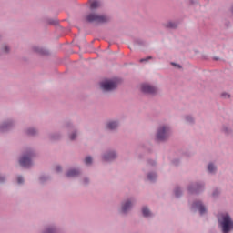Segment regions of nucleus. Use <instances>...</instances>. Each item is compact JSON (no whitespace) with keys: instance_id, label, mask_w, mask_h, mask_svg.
Returning <instances> with one entry per match:
<instances>
[{"instance_id":"1a4fd4ad","label":"nucleus","mask_w":233,"mask_h":233,"mask_svg":"<svg viewBox=\"0 0 233 233\" xmlns=\"http://www.w3.org/2000/svg\"><path fill=\"white\" fill-rule=\"evenodd\" d=\"M112 159H116V154L114 152L107 153L104 156V161H112Z\"/></svg>"},{"instance_id":"20e7f679","label":"nucleus","mask_w":233,"mask_h":233,"mask_svg":"<svg viewBox=\"0 0 233 233\" xmlns=\"http://www.w3.org/2000/svg\"><path fill=\"white\" fill-rule=\"evenodd\" d=\"M34 157V153L32 151H29L26 155H24L20 160L19 164L21 167H25V168H28L32 165V157Z\"/></svg>"},{"instance_id":"cd10ccee","label":"nucleus","mask_w":233,"mask_h":233,"mask_svg":"<svg viewBox=\"0 0 233 233\" xmlns=\"http://www.w3.org/2000/svg\"><path fill=\"white\" fill-rule=\"evenodd\" d=\"M189 192H192V188H189Z\"/></svg>"},{"instance_id":"9d476101","label":"nucleus","mask_w":233,"mask_h":233,"mask_svg":"<svg viewBox=\"0 0 233 233\" xmlns=\"http://www.w3.org/2000/svg\"><path fill=\"white\" fill-rule=\"evenodd\" d=\"M67 177H76V176H79V170L71 169L66 174Z\"/></svg>"},{"instance_id":"c85d7f7f","label":"nucleus","mask_w":233,"mask_h":233,"mask_svg":"<svg viewBox=\"0 0 233 233\" xmlns=\"http://www.w3.org/2000/svg\"><path fill=\"white\" fill-rule=\"evenodd\" d=\"M172 65H176V64L172 63Z\"/></svg>"},{"instance_id":"2eb2a0df","label":"nucleus","mask_w":233,"mask_h":233,"mask_svg":"<svg viewBox=\"0 0 233 233\" xmlns=\"http://www.w3.org/2000/svg\"><path fill=\"white\" fill-rule=\"evenodd\" d=\"M157 176L155 173H149L147 175V179H149V181H154V179H156Z\"/></svg>"},{"instance_id":"aec40b11","label":"nucleus","mask_w":233,"mask_h":233,"mask_svg":"<svg viewBox=\"0 0 233 233\" xmlns=\"http://www.w3.org/2000/svg\"><path fill=\"white\" fill-rule=\"evenodd\" d=\"M76 136H77L76 133L70 136L71 141H74V139H76Z\"/></svg>"},{"instance_id":"f8f14e48","label":"nucleus","mask_w":233,"mask_h":233,"mask_svg":"<svg viewBox=\"0 0 233 233\" xmlns=\"http://www.w3.org/2000/svg\"><path fill=\"white\" fill-rule=\"evenodd\" d=\"M142 214H143V216H144L145 218H149V216H152V213L150 212L149 209H147V207H144V208H142Z\"/></svg>"},{"instance_id":"f03ea898","label":"nucleus","mask_w":233,"mask_h":233,"mask_svg":"<svg viewBox=\"0 0 233 233\" xmlns=\"http://www.w3.org/2000/svg\"><path fill=\"white\" fill-rule=\"evenodd\" d=\"M86 21L89 23H106L108 16L90 14L86 16Z\"/></svg>"},{"instance_id":"4be33fe9","label":"nucleus","mask_w":233,"mask_h":233,"mask_svg":"<svg viewBox=\"0 0 233 233\" xmlns=\"http://www.w3.org/2000/svg\"><path fill=\"white\" fill-rule=\"evenodd\" d=\"M222 97H230V95L227 94V93H223L222 94Z\"/></svg>"},{"instance_id":"412c9836","label":"nucleus","mask_w":233,"mask_h":233,"mask_svg":"<svg viewBox=\"0 0 233 233\" xmlns=\"http://www.w3.org/2000/svg\"><path fill=\"white\" fill-rule=\"evenodd\" d=\"M152 57H147V58H143V59H140V63H144V61H148V59H151Z\"/></svg>"},{"instance_id":"39448f33","label":"nucleus","mask_w":233,"mask_h":233,"mask_svg":"<svg viewBox=\"0 0 233 233\" xmlns=\"http://www.w3.org/2000/svg\"><path fill=\"white\" fill-rule=\"evenodd\" d=\"M169 134L170 128H168V127H162L158 129L157 138L158 141H165V139L168 137Z\"/></svg>"},{"instance_id":"dca6fc26","label":"nucleus","mask_w":233,"mask_h":233,"mask_svg":"<svg viewBox=\"0 0 233 233\" xmlns=\"http://www.w3.org/2000/svg\"><path fill=\"white\" fill-rule=\"evenodd\" d=\"M85 163H86V165H92V157H86Z\"/></svg>"},{"instance_id":"6e6552de","label":"nucleus","mask_w":233,"mask_h":233,"mask_svg":"<svg viewBox=\"0 0 233 233\" xmlns=\"http://www.w3.org/2000/svg\"><path fill=\"white\" fill-rule=\"evenodd\" d=\"M130 208H132V202L130 201H127L122 205V212L124 214H127V212L130 210Z\"/></svg>"},{"instance_id":"bb28decb","label":"nucleus","mask_w":233,"mask_h":233,"mask_svg":"<svg viewBox=\"0 0 233 233\" xmlns=\"http://www.w3.org/2000/svg\"><path fill=\"white\" fill-rule=\"evenodd\" d=\"M5 127H6V125L2 126V127H0L1 130H3V129L5 128Z\"/></svg>"},{"instance_id":"7ed1b4c3","label":"nucleus","mask_w":233,"mask_h":233,"mask_svg":"<svg viewBox=\"0 0 233 233\" xmlns=\"http://www.w3.org/2000/svg\"><path fill=\"white\" fill-rule=\"evenodd\" d=\"M100 86L102 90L105 92H110L112 90H116L117 88V82L114 80H106L102 83H100Z\"/></svg>"},{"instance_id":"6ab92c4d","label":"nucleus","mask_w":233,"mask_h":233,"mask_svg":"<svg viewBox=\"0 0 233 233\" xmlns=\"http://www.w3.org/2000/svg\"><path fill=\"white\" fill-rule=\"evenodd\" d=\"M23 177H17V183L19 184V185H21V183H23Z\"/></svg>"},{"instance_id":"5701e85b","label":"nucleus","mask_w":233,"mask_h":233,"mask_svg":"<svg viewBox=\"0 0 233 233\" xmlns=\"http://www.w3.org/2000/svg\"><path fill=\"white\" fill-rule=\"evenodd\" d=\"M187 121H188L189 123H191L192 117H191V116H187Z\"/></svg>"},{"instance_id":"393cba45","label":"nucleus","mask_w":233,"mask_h":233,"mask_svg":"<svg viewBox=\"0 0 233 233\" xmlns=\"http://www.w3.org/2000/svg\"><path fill=\"white\" fill-rule=\"evenodd\" d=\"M59 171H61V167H56V172H59Z\"/></svg>"},{"instance_id":"f3484780","label":"nucleus","mask_w":233,"mask_h":233,"mask_svg":"<svg viewBox=\"0 0 233 233\" xmlns=\"http://www.w3.org/2000/svg\"><path fill=\"white\" fill-rule=\"evenodd\" d=\"M176 26H177L176 23H173V22L167 23V28H176Z\"/></svg>"},{"instance_id":"b1692460","label":"nucleus","mask_w":233,"mask_h":233,"mask_svg":"<svg viewBox=\"0 0 233 233\" xmlns=\"http://www.w3.org/2000/svg\"><path fill=\"white\" fill-rule=\"evenodd\" d=\"M175 194H176L177 198H178V196H179V194H180V191H179V190H177V191H175Z\"/></svg>"},{"instance_id":"0eeeda50","label":"nucleus","mask_w":233,"mask_h":233,"mask_svg":"<svg viewBox=\"0 0 233 233\" xmlns=\"http://www.w3.org/2000/svg\"><path fill=\"white\" fill-rule=\"evenodd\" d=\"M195 208H198V210H199V213L201 215L205 214V212H207V209L205 208V206H203V204H201V202H197L194 204Z\"/></svg>"},{"instance_id":"423d86ee","label":"nucleus","mask_w":233,"mask_h":233,"mask_svg":"<svg viewBox=\"0 0 233 233\" xmlns=\"http://www.w3.org/2000/svg\"><path fill=\"white\" fill-rule=\"evenodd\" d=\"M141 90L144 92V94H156V92H157V88L148 84H143L141 86Z\"/></svg>"},{"instance_id":"9b49d317","label":"nucleus","mask_w":233,"mask_h":233,"mask_svg":"<svg viewBox=\"0 0 233 233\" xmlns=\"http://www.w3.org/2000/svg\"><path fill=\"white\" fill-rule=\"evenodd\" d=\"M101 6V4L98 1H91L90 2V9L96 10V8H99Z\"/></svg>"},{"instance_id":"ddd939ff","label":"nucleus","mask_w":233,"mask_h":233,"mask_svg":"<svg viewBox=\"0 0 233 233\" xmlns=\"http://www.w3.org/2000/svg\"><path fill=\"white\" fill-rule=\"evenodd\" d=\"M107 128L109 130H115V128H117V122L111 121L107 124Z\"/></svg>"},{"instance_id":"4468645a","label":"nucleus","mask_w":233,"mask_h":233,"mask_svg":"<svg viewBox=\"0 0 233 233\" xmlns=\"http://www.w3.org/2000/svg\"><path fill=\"white\" fill-rule=\"evenodd\" d=\"M208 172H210L212 174L213 172H216V167L212 164H209L208 166Z\"/></svg>"},{"instance_id":"f257e3e1","label":"nucleus","mask_w":233,"mask_h":233,"mask_svg":"<svg viewBox=\"0 0 233 233\" xmlns=\"http://www.w3.org/2000/svg\"><path fill=\"white\" fill-rule=\"evenodd\" d=\"M221 227L223 233L230 232V228H233V221L228 214L222 217Z\"/></svg>"},{"instance_id":"a211bd4d","label":"nucleus","mask_w":233,"mask_h":233,"mask_svg":"<svg viewBox=\"0 0 233 233\" xmlns=\"http://www.w3.org/2000/svg\"><path fill=\"white\" fill-rule=\"evenodd\" d=\"M27 132L29 135L34 136V134L35 133V129H29Z\"/></svg>"},{"instance_id":"a878e982","label":"nucleus","mask_w":233,"mask_h":233,"mask_svg":"<svg viewBox=\"0 0 233 233\" xmlns=\"http://www.w3.org/2000/svg\"><path fill=\"white\" fill-rule=\"evenodd\" d=\"M5 52H8V46L5 47Z\"/></svg>"}]
</instances>
